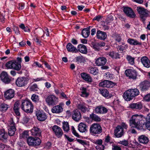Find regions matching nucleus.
Instances as JSON below:
<instances>
[{"mask_svg":"<svg viewBox=\"0 0 150 150\" xmlns=\"http://www.w3.org/2000/svg\"><path fill=\"white\" fill-rule=\"evenodd\" d=\"M145 118L143 116L137 114L133 115L129 120V125L131 127L135 128L138 130L143 129Z\"/></svg>","mask_w":150,"mask_h":150,"instance_id":"nucleus-1","label":"nucleus"},{"mask_svg":"<svg viewBox=\"0 0 150 150\" xmlns=\"http://www.w3.org/2000/svg\"><path fill=\"white\" fill-rule=\"evenodd\" d=\"M139 94V91L137 89H131L125 92L123 97L125 100L129 101Z\"/></svg>","mask_w":150,"mask_h":150,"instance_id":"nucleus-2","label":"nucleus"},{"mask_svg":"<svg viewBox=\"0 0 150 150\" xmlns=\"http://www.w3.org/2000/svg\"><path fill=\"white\" fill-rule=\"evenodd\" d=\"M21 108L22 109L27 113L33 112V106L30 100H24L22 103Z\"/></svg>","mask_w":150,"mask_h":150,"instance_id":"nucleus-3","label":"nucleus"},{"mask_svg":"<svg viewBox=\"0 0 150 150\" xmlns=\"http://www.w3.org/2000/svg\"><path fill=\"white\" fill-rule=\"evenodd\" d=\"M5 66L7 69H13L18 71L21 68V64L14 60L8 62L6 64Z\"/></svg>","mask_w":150,"mask_h":150,"instance_id":"nucleus-4","label":"nucleus"},{"mask_svg":"<svg viewBox=\"0 0 150 150\" xmlns=\"http://www.w3.org/2000/svg\"><path fill=\"white\" fill-rule=\"evenodd\" d=\"M137 10L140 17L143 20H144L145 18L149 16V12L144 8L138 6L137 7Z\"/></svg>","mask_w":150,"mask_h":150,"instance_id":"nucleus-5","label":"nucleus"},{"mask_svg":"<svg viewBox=\"0 0 150 150\" xmlns=\"http://www.w3.org/2000/svg\"><path fill=\"white\" fill-rule=\"evenodd\" d=\"M28 144L30 146H35L39 145L41 143V141L38 137H28L27 140Z\"/></svg>","mask_w":150,"mask_h":150,"instance_id":"nucleus-6","label":"nucleus"},{"mask_svg":"<svg viewBox=\"0 0 150 150\" xmlns=\"http://www.w3.org/2000/svg\"><path fill=\"white\" fill-rule=\"evenodd\" d=\"M102 128L100 125L97 123H94L91 126L90 131L91 133L98 134L102 132Z\"/></svg>","mask_w":150,"mask_h":150,"instance_id":"nucleus-7","label":"nucleus"},{"mask_svg":"<svg viewBox=\"0 0 150 150\" xmlns=\"http://www.w3.org/2000/svg\"><path fill=\"white\" fill-rule=\"evenodd\" d=\"M27 78L24 76L18 77L16 80V86L19 87L25 86L28 83Z\"/></svg>","mask_w":150,"mask_h":150,"instance_id":"nucleus-8","label":"nucleus"},{"mask_svg":"<svg viewBox=\"0 0 150 150\" xmlns=\"http://www.w3.org/2000/svg\"><path fill=\"white\" fill-rule=\"evenodd\" d=\"M46 101L48 105H53L57 103L58 99L54 95H50L46 98Z\"/></svg>","mask_w":150,"mask_h":150,"instance_id":"nucleus-9","label":"nucleus"},{"mask_svg":"<svg viewBox=\"0 0 150 150\" xmlns=\"http://www.w3.org/2000/svg\"><path fill=\"white\" fill-rule=\"evenodd\" d=\"M126 75L129 79L133 80L136 79L137 76V72L134 70L128 69L125 71Z\"/></svg>","mask_w":150,"mask_h":150,"instance_id":"nucleus-10","label":"nucleus"},{"mask_svg":"<svg viewBox=\"0 0 150 150\" xmlns=\"http://www.w3.org/2000/svg\"><path fill=\"white\" fill-rule=\"evenodd\" d=\"M108 109L102 105L96 107L94 110L95 113L98 114H105L108 111Z\"/></svg>","mask_w":150,"mask_h":150,"instance_id":"nucleus-11","label":"nucleus"},{"mask_svg":"<svg viewBox=\"0 0 150 150\" xmlns=\"http://www.w3.org/2000/svg\"><path fill=\"white\" fill-rule=\"evenodd\" d=\"M52 129L55 136L58 138L61 137L63 134L62 129L57 125H54L52 127Z\"/></svg>","mask_w":150,"mask_h":150,"instance_id":"nucleus-12","label":"nucleus"},{"mask_svg":"<svg viewBox=\"0 0 150 150\" xmlns=\"http://www.w3.org/2000/svg\"><path fill=\"white\" fill-rule=\"evenodd\" d=\"M123 11L127 16L130 18H133L136 17V14L132 9L130 7H124Z\"/></svg>","mask_w":150,"mask_h":150,"instance_id":"nucleus-13","label":"nucleus"},{"mask_svg":"<svg viewBox=\"0 0 150 150\" xmlns=\"http://www.w3.org/2000/svg\"><path fill=\"white\" fill-rule=\"evenodd\" d=\"M0 77L1 80L5 83L8 84L11 81L8 74L4 71H3L1 73Z\"/></svg>","mask_w":150,"mask_h":150,"instance_id":"nucleus-14","label":"nucleus"},{"mask_svg":"<svg viewBox=\"0 0 150 150\" xmlns=\"http://www.w3.org/2000/svg\"><path fill=\"white\" fill-rule=\"evenodd\" d=\"M114 84V83L111 81L104 80L100 82L99 84V85L103 87L111 88Z\"/></svg>","mask_w":150,"mask_h":150,"instance_id":"nucleus-15","label":"nucleus"},{"mask_svg":"<svg viewBox=\"0 0 150 150\" xmlns=\"http://www.w3.org/2000/svg\"><path fill=\"white\" fill-rule=\"evenodd\" d=\"M124 130L120 126H117L114 131L115 136L117 138L122 137L124 135Z\"/></svg>","mask_w":150,"mask_h":150,"instance_id":"nucleus-16","label":"nucleus"},{"mask_svg":"<svg viewBox=\"0 0 150 150\" xmlns=\"http://www.w3.org/2000/svg\"><path fill=\"white\" fill-rule=\"evenodd\" d=\"M81 116L79 111L77 110H74L72 113V119L76 122L79 121L81 119Z\"/></svg>","mask_w":150,"mask_h":150,"instance_id":"nucleus-17","label":"nucleus"},{"mask_svg":"<svg viewBox=\"0 0 150 150\" xmlns=\"http://www.w3.org/2000/svg\"><path fill=\"white\" fill-rule=\"evenodd\" d=\"M36 115L38 119L40 121H44L47 118V116L45 113L38 110L36 112Z\"/></svg>","mask_w":150,"mask_h":150,"instance_id":"nucleus-18","label":"nucleus"},{"mask_svg":"<svg viewBox=\"0 0 150 150\" xmlns=\"http://www.w3.org/2000/svg\"><path fill=\"white\" fill-rule=\"evenodd\" d=\"M14 91L13 89H10L5 92L4 96L6 99H10L14 97Z\"/></svg>","mask_w":150,"mask_h":150,"instance_id":"nucleus-19","label":"nucleus"},{"mask_svg":"<svg viewBox=\"0 0 150 150\" xmlns=\"http://www.w3.org/2000/svg\"><path fill=\"white\" fill-rule=\"evenodd\" d=\"M150 83L148 81H144L141 82L140 85V88L142 91H146L150 86Z\"/></svg>","mask_w":150,"mask_h":150,"instance_id":"nucleus-20","label":"nucleus"},{"mask_svg":"<svg viewBox=\"0 0 150 150\" xmlns=\"http://www.w3.org/2000/svg\"><path fill=\"white\" fill-rule=\"evenodd\" d=\"M142 104L141 102L136 103H132L129 105V108L135 110H140L142 108Z\"/></svg>","mask_w":150,"mask_h":150,"instance_id":"nucleus-21","label":"nucleus"},{"mask_svg":"<svg viewBox=\"0 0 150 150\" xmlns=\"http://www.w3.org/2000/svg\"><path fill=\"white\" fill-rule=\"evenodd\" d=\"M107 62V59L105 58L101 57L98 58L96 60L95 63L98 66L104 65Z\"/></svg>","mask_w":150,"mask_h":150,"instance_id":"nucleus-22","label":"nucleus"},{"mask_svg":"<svg viewBox=\"0 0 150 150\" xmlns=\"http://www.w3.org/2000/svg\"><path fill=\"white\" fill-rule=\"evenodd\" d=\"M8 135L4 129L0 128V140L5 141L7 139Z\"/></svg>","mask_w":150,"mask_h":150,"instance_id":"nucleus-23","label":"nucleus"},{"mask_svg":"<svg viewBox=\"0 0 150 150\" xmlns=\"http://www.w3.org/2000/svg\"><path fill=\"white\" fill-rule=\"evenodd\" d=\"M77 52H80L83 54H86L88 53V50L86 47L83 44H79L77 47Z\"/></svg>","mask_w":150,"mask_h":150,"instance_id":"nucleus-24","label":"nucleus"},{"mask_svg":"<svg viewBox=\"0 0 150 150\" xmlns=\"http://www.w3.org/2000/svg\"><path fill=\"white\" fill-rule=\"evenodd\" d=\"M141 61L143 66L147 68L150 67V61L146 57H144L141 58Z\"/></svg>","mask_w":150,"mask_h":150,"instance_id":"nucleus-25","label":"nucleus"},{"mask_svg":"<svg viewBox=\"0 0 150 150\" xmlns=\"http://www.w3.org/2000/svg\"><path fill=\"white\" fill-rule=\"evenodd\" d=\"M96 36L99 39L105 40L106 38L107 35L106 33L100 30H98L97 32Z\"/></svg>","mask_w":150,"mask_h":150,"instance_id":"nucleus-26","label":"nucleus"},{"mask_svg":"<svg viewBox=\"0 0 150 150\" xmlns=\"http://www.w3.org/2000/svg\"><path fill=\"white\" fill-rule=\"evenodd\" d=\"M31 132L33 136L39 137L41 135V131L38 127H33L31 129Z\"/></svg>","mask_w":150,"mask_h":150,"instance_id":"nucleus-27","label":"nucleus"},{"mask_svg":"<svg viewBox=\"0 0 150 150\" xmlns=\"http://www.w3.org/2000/svg\"><path fill=\"white\" fill-rule=\"evenodd\" d=\"M105 45L104 42L96 43L93 45V47L95 51H99L100 50L101 47Z\"/></svg>","mask_w":150,"mask_h":150,"instance_id":"nucleus-28","label":"nucleus"},{"mask_svg":"<svg viewBox=\"0 0 150 150\" xmlns=\"http://www.w3.org/2000/svg\"><path fill=\"white\" fill-rule=\"evenodd\" d=\"M66 48L68 51L72 52H77V49L71 43H69L66 46Z\"/></svg>","mask_w":150,"mask_h":150,"instance_id":"nucleus-29","label":"nucleus"},{"mask_svg":"<svg viewBox=\"0 0 150 150\" xmlns=\"http://www.w3.org/2000/svg\"><path fill=\"white\" fill-rule=\"evenodd\" d=\"M51 110L53 113H59L63 111V108L61 106L58 105L53 107Z\"/></svg>","mask_w":150,"mask_h":150,"instance_id":"nucleus-30","label":"nucleus"},{"mask_svg":"<svg viewBox=\"0 0 150 150\" xmlns=\"http://www.w3.org/2000/svg\"><path fill=\"white\" fill-rule=\"evenodd\" d=\"M78 129L81 132H84L87 131V126L83 123H80L78 125Z\"/></svg>","mask_w":150,"mask_h":150,"instance_id":"nucleus-31","label":"nucleus"},{"mask_svg":"<svg viewBox=\"0 0 150 150\" xmlns=\"http://www.w3.org/2000/svg\"><path fill=\"white\" fill-rule=\"evenodd\" d=\"M81 76L82 78L85 81L89 82H91L92 81V78L89 75L84 73L81 74Z\"/></svg>","mask_w":150,"mask_h":150,"instance_id":"nucleus-32","label":"nucleus"},{"mask_svg":"<svg viewBox=\"0 0 150 150\" xmlns=\"http://www.w3.org/2000/svg\"><path fill=\"white\" fill-rule=\"evenodd\" d=\"M127 42L129 44L132 45H141V42L138 41L136 39L129 38L127 40Z\"/></svg>","mask_w":150,"mask_h":150,"instance_id":"nucleus-33","label":"nucleus"},{"mask_svg":"<svg viewBox=\"0 0 150 150\" xmlns=\"http://www.w3.org/2000/svg\"><path fill=\"white\" fill-rule=\"evenodd\" d=\"M138 140L140 143L146 144L149 141V138L144 135L140 136L138 138Z\"/></svg>","mask_w":150,"mask_h":150,"instance_id":"nucleus-34","label":"nucleus"},{"mask_svg":"<svg viewBox=\"0 0 150 150\" xmlns=\"http://www.w3.org/2000/svg\"><path fill=\"white\" fill-rule=\"evenodd\" d=\"M110 57L113 59H117L120 58V54L118 52L112 51L109 52L108 54Z\"/></svg>","mask_w":150,"mask_h":150,"instance_id":"nucleus-35","label":"nucleus"},{"mask_svg":"<svg viewBox=\"0 0 150 150\" xmlns=\"http://www.w3.org/2000/svg\"><path fill=\"white\" fill-rule=\"evenodd\" d=\"M78 108L83 112H85L87 110V108L85 106V104L83 103H80L77 105Z\"/></svg>","mask_w":150,"mask_h":150,"instance_id":"nucleus-36","label":"nucleus"},{"mask_svg":"<svg viewBox=\"0 0 150 150\" xmlns=\"http://www.w3.org/2000/svg\"><path fill=\"white\" fill-rule=\"evenodd\" d=\"M90 32L89 29L88 28L83 29L81 33L82 35L85 38H87L90 35Z\"/></svg>","mask_w":150,"mask_h":150,"instance_id":"nucleus-37","label":"nucleus"},{"mask_svg":"<svg viewBox=\"0 0 150 150\" xmlns=\"http://www.w3.org/2000/svg\"><path fill=\"white\" fill-rule=\"evenodd\" d=\"M90 117L92 120L96 122H100L101 121L100 118L98 116L93 113L90 115Z\"/></svg>","mask_w":150,"mask_h":150,"instance_id":"nucleus-38","label":"nucleus"},{"mask_svg":"<svg viewBox=\"0 0 150 150\" xmlns=\"http://www.w3.org/2000/svg\"><path fill=\"white\" fill-rule=\"evenodd\" d=\"M145 125L147 129L150 131V113L149 114L146 118Z\"/></svg>","mask_w":150,"mask_h":150,"instance_id":"nucleus-39","label":"nucleus"},{"mask_svg":"<svg viewBox=\"0 0 150 150\" xmlns=\"http://www.w3.org/2000/svg\"><path fill=\"white\" fill-rule=\"evenodd\" d=\"M9 107V105L4 103H1L0 105V110L2 112H5Z\"/></svg>","mask_w":150,"mask_h":150,"instance_id":"nucleus-40","label":"nucleus"},{"mask_svg":"<svg viewBox=\"0 0 150 150\" xmlns=\"http://www.w3.org/2000/svg\"><path fill=\"white\" fill-rule=\"evenodd\" d=\"M81 96L82 97H87L89 95V93L87 92V89L86 88L84 87H82V89H81Z\"/></svg>","mask_w":150,"mask_h":150,"instance_id":"nucleus-41","label":"nucleus"},{"mask_svg":"<svg viewBox=\"0 0 150 150\" xmlns=\"http://www.w3.org/2000/svg\"><path fill=\"white\" fill-rule=\"evenodd\" d=\"M88 71L90 73L94 75L97 74L98 73V70L96 67H90L88 69Z\"/></svg>","mask_w":150,"mask_h":150,"instance_id":"nucleus-42","label":"nucleus"},{"mask_svg":"<svg viewBox=\"0 0 150 150\" xmlns=\"http://www.w3.org/2000/svg\"><path fill=\"white\" fill-rule=\"evenodd\" d=\"M62 128L63 130L66 132H68L69 130V127L67 122H64L63 123Z\"/></svg>","mask_w":150,"mask_h":150,"instance_id":"nucleus-43","label":"nucleus"},{"mask_svg":"<svg viewBox=\"0 0 150 150\" xmlns=\"http://www.w3.org/2000/svg\"><path fill=\"white\" fill-rule=\"evenodd\" d=\"M99 90L100 91V93L103 96L106 97L108 96V92L106 89H100Z\"/></svg>","mask_w":150,"mask_h":150,"instance_id":"nucleus-44","label":"nucleus"},{"mask_svg":"<svg viewBox=\"0 0 150 150\" xmlns=\"http://www.w3.org/2000/svg\"><path fill=\"white\" fill-rule=\"evenodd\" d=\"M76 140L79 143L85 147L86 146H88L89 145V142L86 141L79 139H77Z\"/></svg>","mask_w":150,"mask_h":150,"instance_id":"nucleus-45","label":"nucleus"},{"mask_svg":"<svg viewBox=\"0 0 150 150\" xmlns=\"http://www.w3.org/2000/svg\"><path fill=\"white\" fill-rule=\"evenodd\" d=\"M127 59L129 63L131 65H133L134 63V58L129 55H127Z\"/></svg>","mask_w":150,"mask_h":150,"instance_id":"nucleus-46","label":"nucleus"},{"mask_svg":"<svg viewBox=\"0 0 150 150\" xmlns=\"http://www.w3.org/2000/svg\"><path fill=\"white\" fill-rule=\"evenodd\" d=\"M76 60L77 61L80 63L84 62L86 61L85 57L82 56H80L77 57L76 58Z\"/></svg>","mask_w":150,"mask_h":150,"instance_id":"nucleus-47","label":"nucleus"},{"mask_svg":"<svg viewBox=\"0 0 150 150\" xmlns=\"http://www.w3.org/2000/svg\"><path fill=\"white\" fill-rule=\"evenodd\" d=\"M16 130V128H14V127L13 128H9L8 129V133L9 136H13Z\"/></svg>","mask_w":150,"mask_h":150,"instance_id":"nucleus-48","label":"nucleus"},{"mask_svg":"<svg viewBox=\"0 0 150 150\" xmlns=\"http://www.w3.org/2000/svg\"><path fill=\"white\" fill-rule=\"evenodd\" d=\"M19 27L22 29L25 32H29L30 31V28L28 27H25L24 25L21 23L19 25Z\"/></svg>","mask_w":150,"mask_h":150,"instance_id":"nucleus-49","label":"nucleus"},{"mask_svg":"<svg viewBox=\"0 0 150 150\" xmlns=\"http://www.w3.org/2000/svg\"><path fill=\"white\" fill-rule=\"evenodd\" d=\"M31 99L33 101L37 102L39 101V98L38 95L36 94H33L32 95Z\"/></svg>","mask_w":150,"mask_h":150,"instance_id":"nucleus-50","label":"nucleus"},{"mask_svg":"<svg viewBox=\"0 0 150 150\" xmlns=\"http://www.w3.org/2000/svg\"><path fill=\"white\" fill-rule=\"evenodd\" d=\"M28 136V131L27 130L24 131L22 134H21L20 136L23 138H26Z\"/></svg>","mask_w":150,"mask_h":150,"instance_id":"nucleus-51","label":"nucleus"},{"mask_svg":"<svg viewBox=\"0 0 150 150\" xmlns=\"http://www.w3.org/2000/svg\"><path fill=\"white\" fill-rule=\"evenodd\" d=\"M38 89L37 85L36 83L33 84L30 88V90L33 91H37Z\"/></svg>","mask_w":150,"mask_h":150,"instance_id":"nucleus-52","label":"nucleus"},{"mask_svg":"<svg viewBox=\"0 0 150 150\" xmlns=\"http://www.w3.org/2000/svg\"><path fill=\"white\" fill-rule=\"evenodd\" d=\"M8 125L9 128H13V127L14 128H16L15 126V123H14L12 119H11L8 122Z\"/></svg>","mask_w":150,"mask_h":150,"instance_id":"nucleus-53","label":"nucleus"},{"mask_svg":"<svg viewBox=\"0 0 150 150\" xmlns=\"http://www.w3.org/2000/svg\"><path fill=\"white\" fill-rule=\"evenodd\" d=\"M105 148V146L102 144L97 145L95 146V149L96 150H104Z\"/></svg>","mask_w":150,"mask_h":150,"instance_id":"nucleus-54","label":"nucleus"},{"mask_svg":"<svg viewBox=\"0 0 150 150\" xmlns=\"http://www.w3.org/2000/svg\"><path fill=\"white\" fill-rule=\"evenodd\" d=\"M118 143L121 144L125 146H127L128 145V142L127 140H124L118 142Z\"/></svg>","mask_w":150,"mask_h":150,"instance_id":"nucleus-55","label":"nucleus"},{"mask_svg":"<svg viewBox=\"0 0 150 150\" xmlns=\"http://www.w3.org/2000/svg\"><path fill=\"white\" fill-rule=\"evenodd\" d=\"M93 142L94 144L97 145H101L103 143V141L101 139H98L93 141Z\"/></svg>","mask_w":150,"mask_h":150,"instance_id":"nucleus-56","label":"nucleus"},{"mask_svg":"<svg viewBox=\"0 0 150 150\" xmlns=\"http://www.w3.org/2000/svg\"><path fill=\"white\" fill-rule=\"evenodd\" d=\"M115 40L118 42H120L122 40L120 34H116L115 36Z\"/></svg>","mask_w":150,"mask_h":150,"instance_id":"nucleus-57","label":"nucleus"},{"mask_svg":"<svg viewBox=\"0 0 150 150\" xmlns=\"http://www.w3.org/2000/svg\"><path fill=\"white\" fill-rule=\"evenodd\" d=\"M34 41L38 44L40 45L41 42V40L40 39V38L38 36H35L34 39Z\"/></svg>","mask_w":150,"mask_h":150,"instance_id":"nucleus-58","label":"nucleus"},{"mask_svg":"<svg viewBox=\"0 0 150 150\" xmlns=\"http://www.w3.org/2000/svg\"><path fill=\"white\" fill-rule=\"evenodd\" d=\"M110 137L109 135H108L105 137L104 140L105 142L106 143H110V144H111L112 142H110Z\"/></svg>","mask_w":150,"mask_h":150,"instance_id":"nucleus-59","label":"nucleus"},{"mask_svg":"<svg viewBox=\"0 0 150 150\" xmlns=\"http://www.w3.org/2000/svg\"><path fill=\"white\" fill-rule=\"evenodd\" d=\"M19 103L18 102H16L15 103L13 107V110L20 109V108L19 107Z\"/></svg>","mask_w":150,"mask_h":150,"instance_id":"nucleus-60","label":"nucleus"},{"mask_svg":"<svg viewBox=\"0 0 150 150\" xmlns=\"http://www.w3.org/2000/svg\"><path fill=\"white\" fill-rule=\"evenodd\" d=\"M72 132L73 133V134L76 136L77 137H79V134L76 132V131L75 130L74 128L73 127H72Z\"/></svg>","mask_w":150,"mask_h":150,"instance_id":"nucleus-61","label":"nucleus"},{"mask_svg":"<svg viewBox=\"0 0 150 150\" xmlns=\"http://www.w3.org/2000/svg\"><path fill=\"white\" fill-rule=\"evenodd\" d=\"M144 99L147 102L150 101V94H147L146 95Z\"/></svg>","mask_w":150,"mask_h":150,"instance_id":"nucleus-62","label":"nucleus"},{"mask_svg":"<svg viewBox=\"0 0 150 150\" xmlns=\"http://www.w3.org/2000/svg\"><path fill=\"white\" fill-rule=\"evenodd\" d=\"M24 8V4L23 3H20L18 4V8L19 10H23Z\"/></svg>","mask_w":150,"mask_h":150,"instance_id":"nucleus-63","label":"nucleus"},{"mask_svg":"<svg viewBox=\"0 0 150 150\" xmlns=\"http://www.w3.org/2000/svg\"><path fill=\"white\" fill-rule=\"evenodd\" d=\"M112 149L113 150H121V148L117 145H113L112 146Z\"/></svg>","mask_w":150,"mask_h":150,"instance_id":"nucleus-64","label":"nucleus"}]
</instances>
